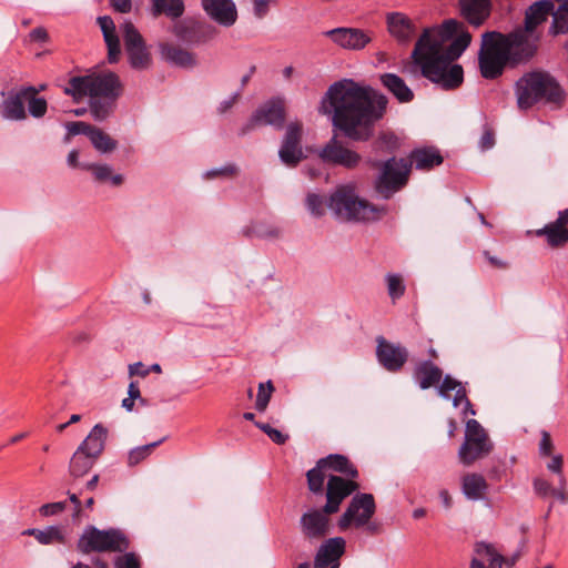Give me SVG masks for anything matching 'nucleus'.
Instances as JSON below:
<instances>
[{
    "label": "nucleus",
    "instance_id": "f257e3e1",
    "mask_svg": "<svg viewBox=\"0 0 568 568\" xmlns=\"http://www.w3.org/2000/svg\"><path fill=\"white\" fill-rule=\"evenodd\" d=\"M471 42V34L462 21L447 19L440 26L425 29L415 43L412 59L430 82L449 91L464 81L460 64H453Z\"/></svg>",
    "mask_w": 568,
    "mask_h": 568
},
{
    "label": "nucleus",
    "instance_id": "f03ea898",
    "mask_svg": "<svg viewBox=\"0 0 568 568\" xmlns=\"http://www.w3.org/2000/svg\"><path fill=\"white\" fill-rule=\"evenodd\" d=\"M333 111L332 122L346 138L353 141H368L375 124L383 119L388 99L363 87L354 80L344 79L333 83L323 99Z\"/></svg>",
    "mask_w": 568,
    "mask_h": 568
},
{
    "label": "nucleus",
    "instance_id": "7ed1b4c3",
    "mask_svg": "<svg viewBox=\"0 0 568 568\" xmlns=\"http://www.w3.org/2000/svg\"><path fill=\"white\" fill-rule=\"evenodd\" d=\"M122 92L119 75L111 71L72 77L64 88V93L72 97L74 102L88 98L90 113L99 122L113 114Z\"/></svg>",
    "mask_w": 568,
    "mask_h": 568
},
{
    "label": "nucleus",
    "instance_id": "20e7f679",
    "mask_svg": "<svg viewBox=\"0 0 568 568\" xmlns=\"http://www.w3.org/2000/svg\"><path fill=\"white\" fill-rule=\"evenodd\" d=\"M517 104L520 110L530 109L538 102L559 108L565 101V91L557 80L545 71H531L515 84Z\"/></svg>",
    "mask_w": 568,
    "mask_h": 568
},
{
    "label": "nucleus",
    "instance_id": "39448f33",
    "mask_svg": "<svg viewBox=\"0 0 568 568\" xmlns=\"http://www.w3.org/2000/svg\"><path fill=\"white\" fill-rule=\"evenodd\" d=\"M327 206L336 217L344 221H369L385 213V209L359 199L352 185L338 186L331 194Z\"/></svg>",
    "mask_w": 568,
    "mask_h": 568
},
{
    "label": "nucleus",
    "instance_id": "423d86ee",
    "mask_svg": "<svg viewBox=\"0 0 568 568\" xmlns=\"http://www.w3.org/2000/svg\"><path fill=\"white\" fill-rule=\"evenodd\" d=\"M130 547V541L120 529H98L88 526L78 540L77 548L82 554L90 552H123Z\"/></svg>",
    "mask_w": 568,
    "mask_h": 568
},
{
    "label": "nucleus",
    "instance_id": "0eeeda50",
    "mask_svg": "<svg viewBox=\"0 0 568 568\" xmlns=\"http://www.w3.org/2000/svg\"><path fill=\"white\" fill-rule=\"evenodd\" d=\"M374 166L379 169L375 190L383 199L388 200L407 184L412 162L408 159L390 158L384 162H375Z\"/></svg>",
    "mask_w": 568,
    "mask_h": 568
},
{
    "label": "nucleus",
    "instance_id": "6e6552de",
    "mask_svg": "<svg viewBox=\"0 0 568 568\" xmlns=\"http://www.w3.org/2000/svg\"><path fill=\"white\" fill-rule=\"evenodd\" d=\"M496 36L508 57L511 68L529 62L537 53L538 34H530L517 28L506 34L496 31Z\"/></svg>",
    "mask_w": 568,
    "mask_h": 568
},
{
    "label": "nucleus",
    "instance_id": "1a4fd4ad",
    "mask_svg": "<svg viewBox=\"0 0 568 568\" xmlns=\"http://www.w3.org/2000/svg\"><path fill=\"white\" fill-rule=\"evenodd\" d=\"M478 64L481 77L488 80L499 78L505 68L510 67L508 57L496 36V31L483 34Z\"/></svg>",
    "mask_w": 568,
    "mask_h": 568
},
{
    "label": "nucleus",
    "instance_id": "9d476101",
    "mask_svg": "<svg viewBox=\"0 0 568 568\" xmlns=\"http://www.w3.org/2000/svg\"><path fill=\"white\" fill-rule=\"evenodd\" d=\"M493 443L483 426L476 419L466 422L465 440L459 447L458 457L463 465L470 466L493 450Z\"/></svg>",
    "mask_w": 568,
    "mask_h": 568
},
{
    "label": "nucleus",
    "instance_id": "9b49d317",
    "mask_svg": "<svg viewBox=\"0 0 568 568\" xmlns=\"http://www.w3.org/2000/svg\"><path fill=\"white\" fill-rule=\"evenodd\" d=\"M376 511L374 496L367 493L356 494L347 508L339 517L337 525L341 530H346L351 526L361 528L368 525L371 518Z\"/></svg>",
    "mask_w": 568,
    "mask_h": 568
},
{
    "label": "nucleus",
    "instance_id": "f8f14e48",
    "mask_svg": "<svg viewBox=\"0 0 568 568\" xmlns=\"http://www.w3.org/2000/svg\"><path fill=\"white\" fill-rule=\"evenodd\" d=\"M286 105L284 98L276 97L264 102L253 113L247 124L243 128L242 134L257 125H271L276 130H282L285 123Z\"/></svg>",
    "mask_w": 568,
    "mask_h": 568
},
{
    "label": "nucleus",
    "instance_id": "ddd939ff",
    "mask_svg": "<svg viewBox=\"0 0 568 568\" xmlns=\"http://www.w3.org/2000/svg\"><path fill=\"white\" fill-rule=\"evenodd\" d=\"M172 32L180 41L199 45L214 39L217 34V29L205 21L185 18L173 24Z\"/></svg>",
    "mask_w": 568,
    "mask_h": 568
},
{
    "label": "nucleus",
    "instance_id": "4468645a",
    "mask_svg": "<svg viewBox=\"0 0 568 568\" xmlns=\"http://www.w3.org/2000/svg\"><path fill=\"white\" fill-rule=\"evenodd\" d=\"M125 51L131 68L146 70L152 63L151 54L148 51L144 40L132 22L126 21L122 26Z\"/></svg>",
    "mask_w": 568,
    "mask_h": 568
},
{
    "label": "nucleus",
    "instance_id": "2eb2a0df",
    "mask_svg": "<svg viewBox=\"0 0 568 568\" xmlns=\"http://www.w3.org/2000/svg\"><path fill=\"white\" fill-rule=\"evenodd\" d=\"M303 123L301 121L290 122L285 128L278 156L283 164L288 168L297 166L305 158L302 148Z\"/></svg>",
    "mask_w": 568,
    "mask_h": 568
},
{
    "label": "nucleus",
    "instance_id": "dca6fc26",
    "mask_svg": "<svg viewBox=\"0 0 568 568\" xmlns=\"http://www.w3.org/2000/svg\"><path fill=\"white\" fill-rule=\"evenodd\" d=\"M325 507L310 508L300 518V530L303 538L310 542H317L325 538L331 531L329 516Z\"/></svg>",
    "mask_w": 568,
    "mask_h": 568
},
{
    "label": "nucleus",
    "instance_id": "f3484780",
    "mask_svg": "<svg viewBox=\"0 0 568 568\" xmlns=\"http://www.w3.org/2000/svg\"><path fill=\"white\" fill-rule=\"evenodd\" d=\"M358 488L359 485L354 479L329 475L325 488L326 503L323 506L325 511L336 514L344 499Z\"/></svg>",
    "mask_w": 568,
    "mask_h": 568
},
{
    "label": "nucleus",
    "instance_id": "a211bd4d",
    "mask_svg": "<svg viewBox=\"0 0 568 568\" xmlns=\"http://www.w3.org/2000/svg\"><path fill=\"white\" fill-rule=\"evenodd\" d=\"M376 357L378 363L388 372H399L408 359V351L400 344L388 342L383 336L376 338Z\"/></svg>",
    "mask_w": 568,
    "mask_h": 568
},
{
    "label": "nucleus",
    "instance_id": "6ab92c4d",
    "mask_svg": "<svg viewBox=\"0 0 568 568\" xmlns=\"http://www.w3.org/2000/svg\"><path fill=\"white\" fill-rule=\"evenodd\" d=\"M320 159L328 164L354 169L361 161V155L343 145V143L333 136L320 151Z\"/></svg>",
    "mask_w": 568,
    "mask_h": 568
},
{
    "label": "nucleus",
    "instance_id": "aec40b11",
    "mask_svg": "<svg viewBox=\"0 0 568 568\" xmlns=\"http://www.w3.org/2000/svg\"><path fill=\"white\" fill-rule=\"evenodd\" d=\"M323 34L339 48L351 51L363 50L372 41L371 33L358 28L341 27L327 30Z\"/></svg>",
    "mask_w": 568,
    "mask_h": 568
},
{
    "label": "nucleus",
    "instance_id": "412c9836",
    "mask_svg": "<svg viewBox=\"0 0 568 568\" xmlns=\"http://www.w3.org/2000/svg\"><path fill=\"white\" fill-rule=\"evenodd\" d=\"M345 545L342 537L325 540L315 554L314 568H338L339 559L345 552Z\"/></svg>",
    "mask_w": 568,
    "mask_h": 568
},
{
    "label": "nucleus",
    "instance_id": "4be33fe9",
    "mask_svg": "<svg viewBox=\"0 0 568 568\" xmlns=\"http://www.w3.org/2000/svg\"><path fill=\"white\" fill-rule=\"evenodd\" d=\"M205 13L223 27H232L237 20V9L233 0H201Z\"/></svg>",
    "mask_w": 568,
    "mask_h": 568
},
{
    "label": "nucleus",
    "instance_id": "5701e85b",
    "mask_svg": "<svg viewBox=\"0 0 568 568\" xmlns=\"http://www.w3.org/2000/svg\"><path fill=\"white\" fill-rule=\"evenodd\" d=\"M568 209L560 211L556 221L536 231V235L545 237L550 247H562L568 242Z\"/></svg>",
    "mask_w": 568,
    "mask_h": 568
},
{
    "label": "nucleus",
    "instance_id": "b1692460",
    "mask_svg": "<svg viewBox=\"0 0 568 568\" xmlns=\"http://www.w3.org/2000/svg\"><path fill=\"white\" fill-rule=\"evenodd\" d=\"M160 52L162 58L173 65L184 69H191L197 65L195 54L176 44L169 42L160 43Z\"/></svg>",
    "mask_w": 568,
    "mask_h": 568
},
{
    "label": "nucleus",
    "instance_id": "393cba45",
    "mask_svg": "<svg viewBox=\"0 0 568 568\" xmlns=\"http://www.w3.org/2000/svg\"><path fill=\"white\" fill-rule=\"evenodd\" d=\"M464 19L474 27L481 26L490 14V0H459Z\"/></svg>",
    "mask_w": 568,
    "mask_h": 568
},
{
    "label": "nucleus",
    "instance_id": "a878e982",
    "mask_svg": "<svg viewBox=\"0 0 568 568\" xmlns=\"http://www.w3.org/2000/svg\"><path fill=\"white\" fill-rule=\"evenodd\" d=\"M555 9L554 3L550 0H540L532 3L526 11L525 26L521 28L530 34H536V28L544 23L548 16H552Z\"/></svg>",
    "mask_w": 568,
    "mask_h": 568
},
{
    "label": "nucleus",
    "instance_id": "bb28decb",
    "mask_svg": "<svg viewBox=\"0 0 568 568\" xmlns=\"http://www.w3.org/2000/svg\"><path fill=\"white\" fill-rule=\"evenodd\" d=\"M98 23L108 47V61L110 63H116L121 55V47L114 21L109 16H102L98 18Z\"/></svg>",
    "mask_w": 568,
    "mask_h": 568
},
{
    "label": "nucleus",
    "instance_id": "cd10ccee",
    "mask_svg": "<svg viewBox=\"0 0 568 568\" xmlns=\"http://www.w3.org/2000/svg\"><path fill=\"white\" fill-rule=\"evenodd\" d=\"M388 31L399 42H407L415 33V26L412 20L400 12H392L387 14Z\"/></svg>",
    "mask_w": 568,
    "mask_h": 568
},
{
    "label": "nucleus",
    "instance_id": "c85d7f7f",
    "mask_svg": "<svg viewBox=\"0 0 568 568\" xmlns=\"http://www.w3.org/2000/svg\"><path fill=\"white\" fill-rule=\"evenodd\" d=\"M414 378L422 389H428L440 382L443 371L432 361H422L415 366Z\"/></svg>",
    "mask_w": 568,
    "mask_h": 568
},
{
    "label": "nucleus",
    "instance_id": "c756f323",
    "mask_svg": "<svg viewBox=\"0 0 568 568\" xmlns=\"http://www.w3.org/2000/svg\"><path fill=\"white\" fill-rule=\"evenodd\" d=\"M106 436L108 429L97 424L78 448L98 459L104 449Z\"/></svg>",
    "mask_w": 568,
    "mask_h": 568
},
{
    "label": "nucleus",
    "instance_id": "7c9ffc66",
    "mask_svg": "<svg viewBox=\"0 0 568 568\" xmlns=\"http://www.w3.org/2000/svg\"><path fill=\"white\" fill-rule=\"evenodd\" d=\"M409 162L417 170L428 171L443 163L444 159L436 148H422L414 150L409 155Z\"/></svg>",
    "mask_w": 568,
    "mask_h": 568
},
{
    "label": "nucleus",
    "instance_id": "2f4dec72",
    "mask_svg": "<svg viewBox=\"0 0 568 568\" xmlns=\"http://www.w3.org/2000/svg\"><path fill=\"white\" fill-rule=\"evenodd\" d=\"M488 484L485 477L477 473H469L462 478V490L470 500H480L485 497Z\"/></svg>",
    "mask_w": 568,
    "mask_h": 568
},
{
    "label": "nucleus",
    "instance_id": "473e14b6",
    "mask_svg": "<svg viewBox=\"0 0 568 568\" xmlns=\"http://www.w3.org/2000/svg\"><path fill=\"white\" fill-rule=\"evenodd\" d=\"M320 464L324 465L327 473H341L351 479H356L358 477V470L344 455L331 454L324 458H321Z\"/></svg>",
    "mask_w": 568,
    "mask_h": 568
},
{
    "label": "nucleus",
    "instance_id": "72a5a7b5",
    "mask_svg": "<svg viewBox=\"0 0 568 568\" xmlns=\"http://www.w3.org/2000/svg\"><path fill=\"white\" fill-rule=\"evenodd\" d=\"M381 82L400 103H407L414 99L413 91L406 85L405 81L397 74H382Z\"/></svg>",
    "mask_w": 568,
    "mask_h": 568
},
{
    "label": "nucleus",
    "instance_id": "f704fd0d",
    "mask_svg": "<svg viewBox=\"0 0 568 568\" xmlns=\"http://www.w3.org/2000/svg\"><path fill=\"white\" fill-rule=\"evenodd\" d=\"M95 462V458L89 456L83 450L78 448L70 460L69 475L71 480L69 484L74 487L77 480L88 474Z\"/></svg>",
    "mask_w": 568,
    "mask_h": 568
},
{
    "label": "nucleus",
    "instance_id": "c9c22d12",
    "mask_svg": "<svg viewBox=\"0 0 568 568\" xmlns=\"http://www.w3.org/2000/svg\"><path fill=\"white\" fill-rule=\"evenodd\" d=\"M532 484L535 493L538 496L544 498L552 496L561 504H566L568 501L567 484H561L557 480V486L552 487L548 480L540 477L535 478Z\"/></svg>",
    "mask_w": 568,
    "mask_h": 568
},
{
    "label": "nucleus",
    "instance_id": "e433bc0d",
    "mask_svg": "<svg viewBox=\"0 0 568 568\" xmlns=\"http://www.w3.org/2000/svg\"><path fill=\"white\" fill-rule=\"evenodd\" d=\"M23 535L34 537L41 545L64 544L65 538L61 528L49 526L45 529L29 528Z\"/></svg>",
    "mask_w": 568,
    "mask_h": 568
},
{
    "label": "nucleus",
    "instance_id": "4c0bfd02",
    "mask_svg": "<svg viewBox=\"0 0 568 568\" xmlns=\"http://www.w3.org/2000/svg\"><path fill=\"white\" fill-rule=\"evenodd\" d=\"M2 116L7 120L14 121L24 120L27 118L22 89L16 95L10 97L3 102Z\"/></svg>",
    "mask_w": 568,
    "mask_h": 568
},
{
    "label": "nucleus",
    "instance_id": "58836bf2",
    "mask_svg": "<svg viewBox=\"0 0 568 568\" xmlns=\"http://www.w3.org/2000/svg\"><path fill=\"white\" fill-rule=\"evenodd\" d=\"M154 17L165 14L171 19H178L184 13L183 0H150Z\"/></svg>",
    "mask_w": 568,
    "mask_h": 568
},
{
    "label": "nucleus",
    "instance_id": "ea45409f",
    "mask_svg": "<svg viewBox=\"0 0 568 568\" xmlns=\"http://www.w3.org/2000/svg\"><path fill=\"white\" fill-rule=\"evenodd\" d=\"M37 89L34 87H27L22 89V97L24 102H28L29 113L33 118H42L48 109L45 99L37 98Z\"/></svg>",
    "mask_w": 568,
    "mask_h": 568
},
{
    "label": "nucleus",
    "instance_id": "a19ab883",
    "mask_svg": "<svg viewBox=\"0 0 568 568\" xmlns=\"http://www.w3.org/2000/svg\"><path fill=\"white\" fill-rule=\"evenodd\" d=\"M325 470L324 465L320 464V459L316 462L315 467L306 473L307 487L314 495H322L324 493L325 478L329 476Z\"/></svg>",
    "mask_w": 568,
    "mask_h": 568
},
{
    "label": "nucleus",
    "instance_id": "79ce46f5",
    "mask_svg": "<svg viewBox=\"0 0 568 568\" xmlns=\"http://www.w3.org/2000/svg\"><path fill=\"white\" fill-rule=\"evenodd\" d=\"M558 3L557 9L552 10V24L550 32L552 34L568 32V0H556Z\"/></svg>",
    "mask_w": 568,
    "mask_h": 568
},
{
    "label": "nucleus",
    "instance_id": "37998d69",
    "mask_svg": "<svg viewBox=\"0 0 568 568\" xmlns=\"http://www.w3.org/2000/svg\"><path fill=\"white\" fill-rule=\"evenodd\" d=\"M92 145L102 153H109L116 149L118 142L101 129L94 126L89 135Z\"/></svg>",
    "mask_w": 568,
    "mask_h": 568
},
{
    "label": "nucleus",
    "instance_id": "c03bdc74",
    "mask_svg": "<svg viewBox=\"0 0 568 568\" xmlns=\"http://www.w3.org/2000/svg\"><path fill=\"white\" fill-rule=\"evenodd\" d=\"M475 551L479 557L486 558L489 562L487 568H503L505 558L496 551L493 545L486 542H477Z\"/></svg>",
    "mask_w": 568,
    "mask_h": 568
},
{
    "label": "nucleus",
    "instance_id": "a18cd8bd",
    "mask_svg": "<svg viewBox=\"0 0 568 568\" xmlns=\"http://www.w3.org/2000/svg\"><path fill=\"white\" fill-rule=\"evenodd\" d=\"M163 440L164 439H160L158 442H154V443H151L148 445H143V446H139V447L131 449L129 452V456H128V465L130 467H133V466H136L138 464H140L142 460L148 458L151 455L152 450L155 447H158Z\"/></svg>",
    "mask_w": 568,
    "mask_h": 568
},
{
    "label": "nucleus",
    "instance_id": "49530a36",
    "mask_svg": "<svg viewBox=\"0 0 568 568\" xmlns=\"http://www.w3.org/2000/svg\"><path fill=\"white\" fill-rule=\"evenodd\" d=\"M387 292L393 302L400 298L406 291L404 280L399 274L389 273L386 275Z\"/></svg>",
    "mask_w": 568,
    "mask_h": 568
},
{
    "label": "nucleus",
    "instance_id": "de8ad7c7",
    "mask_svg": "<svg viewBox=\"0 0 568 568\" xmlns=\"http://www.w3.org/2000/svg\"><path fill=\"white\" fill-rule=\"evenodd\" d=\"M273 392L274 386L271 381L258 385V393L255 402V408L258 412H264L266 409Z\"/></svg>",
    "mask_w": 568,
    "mask_h": 568
},
{
    "label": "nucleus",
    "instance_id": "09e8293b",
    "mask_svg": "<svg viewBox=\"0 0 568 568\" xmlns=\"http://www.w3.org/2000/svg\"><path fill=\"white\" fill-rule=\"evenodd\" d=\"M547 469L557 476V480L561 484H567L564 474V456L561 454H551L550 460L546 465Z\"/></svg>",
    "mask_w": 568,
    "mask_h": 568
},
{
    "label": "nucleus",
    "instance_id": "8fccbe9b",
    "mask_svg": "<svg viewBox=\"0 0 568 568\" xmlns=\"http://www.w3.org/2000/svg\"><path fill=\"white\" fill-rule=\"evenodd\" d=\"M65 126L68 130V135H67L65 140H69L70 136L78 135V134H84V135L89 136L94 128L93 125H91L87 122H83V121L69 122V123H67Z\"/></svg>",
    "mask_w": 568,
    "mask_h": 568
},
{
    "label": "nucleus",
    "instance_id": "3c124183",
    "mask_svg": "<svg viewBox=\"0 0 568 568\" xmlns=\"http://www.w3.org/2000/svg\"><path fill=\"white\" fill-rule=\"evenodd\" d=\"M115 568H141L139 557L134 552H125L114 561Z\"/></svg>",
    "mask_w": 568,
    "mask_h": 568
},
{
    "label": "nucleus",
    "instance_id": "603ef678",
    "mask_svg": "<svg viewBox=\"0 0 568 568\" xmlns=\"http://www.w3.org/2000/svg\"><path fill=\"white\" fill-rule=\"evenodd\" d=\"M459 386H462V383L457 379L453 378L450 375H446L443 378L442 384L438 387V395L444 398H450V392L456 390Z\"/></svg>",
    "mask_w": 568,
    "mask_h": 568
},
{
    "label": "nucleus",
    "instance_id": "864d4df0",
    "mask_svg": "<svg viewBox=\"0 0 568 568\" xmlns=\"http://www.w3.org/2000/svg\"><path fill=\"white\" fill-rule=\"evenodd\" d=\"M82 168L92 171L95 180L99 182H104L111 176V168L106 164H83Z\"/></svg>",
    "mask_w": 568,
    "mask_h": 568
},
{
    "label": "nucleus",
    "instance_id": "5fc2aeb1",
    "mask_svg": "<svg viewBox=\"0 0 568 568\" xmlns=\"http://www.w3.org/2000/svg\"><path fill=\"white\" fill-rule=\"evenodd\" d=\"M306 205L310 212L315 216H321L324 213L323 199L317 194H308L306 197Z\"/></svg>",
    "mask_w": 568,
    "mask_h": 568
},
{
    "label": "nucleus",
    "instance_id": "6e6d98bb",
    "mask_svg": "<svg viewBox=\"0 0 568 568\" xmlns=\"http://www.w3.org/2000/svg\"><path fill=\"white\" fill-rule=\"evenodd\" d=\"M253 4V14L257 19H263L267 16L270 7L276 3V0H251Z\"/></svg>",
    "mask_w": 568,
    "mask_h": 568
},
{
    "label": "nucleus",
    "instance_id": "4d7b16f0",
    "mask_svg": "<svg viewBox=\"0 0 568 568\" xmlns=\"http://www.w3.org/2000/svg\"><path fill=\"white\" fill-rule=\"evenodd\" d=\"M555 446L551 439V436L548 432H541V438L539 442V455L541 457H550L552 454Z\"/></svg>",
    "mask_w": 568,
    "mask_h": 568
},
{
    "label": "nucleus",
    "instance_id": "13d9d810",
    "mask_svg": "<svg viewBox=\"0 0 568 568\" xmlns=\"http://www.w3.org/2000/svg\"><path fill=\"white\" fill-rule=\"evenodd\" d=\"M67 508V501H55L44 504L40 507L39 511L42 516H53L62 513Z\"/></svg>",
    "mask_w": 568,
    "mask_h": 568
},
{
    "label": "nucleus",
    "instance_id": "bf43d9fd",
    "mask_svg": "<svg viewBox=\"0 0 568 568\" xmlns=\"http://www.w3.org/2000/svg\"><path fill=\"white\" fill-rule=\"evenodd\" d=\"M495 144V134L494 131L489 126H485L483 135L479 141V145L481 150H488L493 148Z\"/></svg>",
    "mask_w": 568,
    "mask_h": 568
},
{
    "label": "nucleus",
    "instance_id": "052dcab7",
    "mask_svg": "<svg viewBox=\"0 0 568 568\" xmlns=\"http://www.w3.org/2000/svg\"><path fill=\"white\" fill-rule=\"evenodd\" d=\"M112 9L120 13H129L132 10V0H109Z\"/></svg>",
    "mask_w": 568,
    "mask_h": 568
},
{
    "label": "nucleus",
    "instance_id": "680f3d73",
    "mask_svg": "<svg viewBox=\"0 0 568 568\" xmlns=\"http://www.w3.org/2000/svg\"><path fill=\"white\" fill-rule=\"evenodd\" d=\"M483 255L494 268L506 270L509 266L506 261H503L497 256L491 255L489 251H484Z\"/></svg>",
    "mask_w": 568,
    "mask_h": 568
},
{
    "label": "nucleus",
    "instance_id": "e2e57ef3",
    "mask_svg": "<svg viewBox=\"0 0 568 568\" xmlns=\"http://www.w3.org/2000/svg\"><path fill=\"white\" fill-rule=\"evenodd\" d=\"M150 373V369L144 366L141 362L131 364L129 366V374L130 376H140V377H146Z\"/></svg>",
    "mask_w": 568,
    "mask_h": 568
},
{
    "label": "nucleus",
    "instance_id": "0e129e2a",
    "mask_svg": "<svg viewBox=\"0 0 568 568\" xmlns=\"http://www.w3.org/2000/svg\"><path fill=\"white\" fill-rule=\"evenodd\" d=\"M81 494H82V490H80L79 493H72L70 490L68 491L69 500L74 505V511L72 515V517L74 519L79 518L82 514L81 501L79 499V496Z\"/></svg>",
    "mask_w": 568,
    "mask_h": 568
},
{
    "label": "nucleus",
    "instance_id": "69168bd1",
    "mask_svg": "<svg viewBox=\"0 0 568 568\" xmlns=\"http://www.w3.org/2000/svg\"><path fill=\"white\" fill-rule=\"evenodd\" d=\"M236 171V168L234 165H226L220 170H211L206 172L205 176L207 179L215 178L219 175H233Z\"/></svg>",
    "mask_w": 568,
    "mask_h": 568
},
{
    "label": "nucleus",
    "instance_id": "338daca9",
    "mask_svg": "<svg viewBox=\"0 0 568 568\" xmlns=\"http://www.w3.org/2000/svg\"><path fill=\"white\" fill-rule=\"evenodd\" d=\"M49 38V34L44 28H34L30 32V39L36 42H45Z\"/></svg>",
    "mask_w": 568,
    "mask_h": 568
},
{
    "label": "nucleus",
    "instance_id": "774afa93",
    "mask_svg": "<svg viewBox=\"0 0 568 568\" xmlns=\"http://www.w3.org/2000/svg\"><path fill=\"white\" fill-rule=\"evenodd\" d=\"M240 95H241V93L236 92L232 97H230L229 99L222 101L220 103V106H219V112L220 113H225L226 111H229L236 103V101L239 100Z\"/></svg>",
    "mask_w": 568,
    "mask_h": 568
}]
</instances>
